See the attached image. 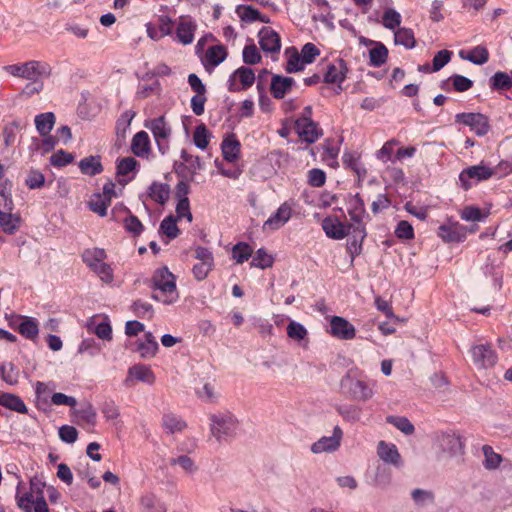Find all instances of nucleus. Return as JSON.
<instances>
[{
    "instance_id": "obj_1",
    "label": "nucleus",
    "mask_w": 512,
    "mask_h": 512,
    "mask_svg": "<svg viewBox=\"0 0 512 512\" xmlns=\"http://www.w3.org/2000/svg\"><path fill=\"white\" fill-rule=\"evenodd\" d=\"M153 294L152 298L165 305L175 303L179 294L176 287L175 276L167 267L157 269L151 279Z\"/></svg>"
},
{
    "instance_id": "obj_2",
    "label": "nucleus",
    "mask_w": 512,
    "mask_h": 512,
    "mask_svg": "<svg viewBox=\"0 0 512 512\" xmlns=\"http://www.w3.org/2000/svg\"><path fill=\"white\" fill-rule=\"evenodd\" d=\"M43 488L44 484L41 481L32 479L29 492L19 494V491H17V506L23 512H50L43 494Z\"/></svg>"
},
{
    "instance_id": "obj_3",
    "label": "nucleus",
    "mask_w": 512,
    "mask_h": 512,
    "mask_svg": "<svg viewBox=\"0 0 512 512\" xmlns=\"http://www.w3.org/2000/svg\"><path fill=\"white\" fill-rule=\"evenodd\" d=\"M144 126L151 131L160 153L165 155L169 149V139L172 134L171 126L165 116L161 115L147 120Z\"/></svg>"
},
{
    "instance_id": "obj_4",
    "label": "nucleus",
    "mask_w": 512,
    "mask_h": 512,
    "mask_svg": "<svg viewBox=\"0 0 512 512\" xmlns=\"http://www.w3.org/2000/svg\"><path fill=\"white\" fill-rule=\"evenodd\" d=\"M497 173V169H493L482 164L473 165L461 171L459 174V183L465 191H468L474 185L490 179Z\"/></svg>"
},
{
    "instance_id": "obj_5",
    "label": "nucleus",
    "mask_w": 512,
    "mask_h": 512,
    "mask_svg": "<svg viewBox=\"0 0 512 512\" xmlns=\"http://www.w3.org/2000/svg\"><path fill=\"white\" fill-rule=\"evenodd\" d=\"M456 123L470 127L477 136H485L491 129L489 118L482 113H458Z\"/></svg>"
},
{
    "instance_id": "obj_6",
    "label": "nucleus",
    "mask_w": 512,
    "mask_h": 512,
    "mask_svg": "<svg viewBox=\"0 0 512 512\" xmlns=\"http://www.w3.org/2000/svg\"><path fill=\"white\" fill-rule=\"evenodd\" d=\"M256 80L254 71L247 66H241L235 70L228 79L230 91H245L250 88Z\"/></svg>"
},
{
    "instance_id": "obj_7",
    "label": "nucleus",
    "mask_w": 512,
    "mask_h": 512,
    "mask_svg": "<svg viewBox=\"0 0 512 512\" xmlns=\"http://www.w3.org/2000/svg\"><path fill=\"white\" fill-rule=\"evenodd\" d=\"M340 385L352 399L366 401L373 396L372 389L364 381L353 379L349 375L341 379Z\"/></svg>"
},
{
    "instance_id": "obj_8",
    "label": "nucleus",
    "mask_w": 512,
    "mask_h": 512,
    "mask_svg": "<svg viewBox=\"0 0 512 512\" xmlns=\"http://www.w3.org/2000/svg\"><path fill=\"white\" fill-rule=\"evenodd\" d=\"M468 234V226H464L459 222H451L442 224L438 227L437 235L445 243L463 242Z\"/></svg>"
},
{
    "instance_id": "obj_9",
    "label": "nucleus",
    "mask_w": 512,
    "mask_h": 512,
    "mask_svg": "<svg viewBox=\"0 0 512 512\" xmlns=\"http://www.w3.org/2000/svg\"><path fill=\"white\" fill-rule=\"evenodd\" d=\"M259 45L264 53L279 54L281 50L280 35L271 27L263 26L258 32Z\"/></svg>"
},
{
    "instance_id": "obj_10",
    "label": "nucleus",
    "mask_w": 512,
    "mask_h": 512,
    "mask_svg": "<svg viewBox=\"0 0 512 512\" xmlns=\"http://www.w3.org/2000/svg\"><path fill=\"white\" fill-rule=\"evenodd\" d=\"M475 365L480 368H489L496 364L497 354L489 344L475 345L470 350Z\"/></svg>"
},
{
    "instance_id": "obj_11",
    "label": "nucleus",
    "mask_w": 512,
    "mask_h": 512,
    "mask_svg": "<svg viewBox=\"0 0 512 512\" xmlns=\"http://www.w3.org/2000/svg\"><path fill=\"white\" fill-rule=\"evenodd\" d=\"M137 382L152 385L155 382V375L150 367L142 364L133 365L128 369L124 381L127 387L134 386Z\"/></svg>"
},
{
    "instance_id": "obj_12",
    "label": "nucleus",
    "mask_w": 512,
    "mask_h": 512,
    "mask_svg": "<svg viewBox=\"0 0 512 512\" xmlns=\"http://www.w3.org/2000/svg\"><path fill=\"white\" fill-rule=\"evenodd\" d=\"M348 67L342 58H338L336 63L327 65L326 73L324 74L323 81L327 84H338L339 93L342 90L341 84L347 78Z\"/></svg>"
},
{
    "instance_id": "obj_13",
    "label": "nucleus",
    "mask_w": 512,
    "mask_h": 512,
    "mask_svg": "<svg viewBox=\"0 0 512 512\" xmlns=\"http://www.w3.org/2000/svg\"><path fill=\"white\" fill-rule=\"evenodd\" d=\"M197 263L193 266V274L197 280H203L213 267V257L209 250L198 247L195 251Z\"/></svg>"
},
{
    "instance_id": "obj_14",
    "label": "nucleus",
    "mask_w": 512,
    "mask_h": 512,
    "mask_svg": "<svg viewBox=\"0 0 512 512\" xmlns=\"http://www.w3.org/2000/svg\"><path fill=\"white\" fill-rule=\"evenodd\" d=\"M330 333L338 339L351 340L356 336V329L347 319L333 316L330 320Z\"/></svg>"
},
{
    "instance_id": "obj_15",
    "label": "nucleus",
    "mask_w": 512,
    "mask_h": 512,
    "mask_svg": "<svg viewBox=\"0 0 512 512\" xmlns=\"http://www.w3.org/2000/svg\"><path fill=\"white\" fill-rule=\"evenodd\" d=\"M296 85L294 78L273 74L270 82V93L275 99H283Z\"/></svg>"
},
{
    "instance_id": "obj_16",
    "label": "nucleus",
    "mask_w": 512,
    "mask_h": 512,
    "mask_svg": "<svg viewBox=\"0 0 512 512\" xmlns=\"http://www.w3.org/2000/svg\"><path fill=\"white\" fill-rule=\"evenodd\" d=\"M343 432L339 426H335L333 429V435L329 437H322L318 441L312 444L311 451L315 454L323 452L336 451L340 446Z\"/></svg>"
},
{
    "instance_id": "obj_17",
    "label": "nucleus",
    "mask_w": 512,
    "mask_h": 512,
    "mask_svg": "<svg viewBox=\"0 0 512 512\" xmlns=\"http://www.w3.org/2000/svg\"><path fill=\"white\" fill-rule=\"evenodd\" d=\"M322 228L329 238L340 240L351 233L352 224H344L338 218L326 217Z\"/></svg>"
},
{
    "instance_id": "obj_18",
    "label": "nucleus",
    "mask_w": 512,
    "mask_h": 512,
    "mask_svg": "<svg viewBox=\"0 0 512 512\" xmlns=\"http://www.w3.org/2000/svg\"><path fill=\"white\" fill-rule=\"evenodd\" d=\"M295 130L299 137L307 143H314L322 134L318 124L314 121H308L307 118H298L295 121Z\"/></svg>"
},
{
    "instance_id": "obj_19",
    "label": "nucleus",
    "mask_w": 512,
    "mask_h": 512,
    "mask_svg": "<svg viewBox=\"0 0 512 512\" xmlns=\"http://www.w3.org/2000/svg\"><path fill=\"white\" fill-rule=\"evenodd\" d=\"M51 74L52 67L47 62L31 60L24 63V79L37 81Z\"/></svg>"
},
{
    "instance_id": "obj_20",
    "label": "nucleus",
    "mask_w": 512,
    "mask_h": 512,
    "mask_svg": "<svg viewBox=\"0 0 512 512\" xmlns=\"http://www.w3.org/2000/svg\"><path fill=\"white\" fill-rule=\"evenodd\" d=\"M197 24L189 16H181L176 28L177 40L183 45H189L194 40Z\"/></svg>"
},
{
    "instance_id": "obj_21",
    "label": "nucleus",
    "mask_w": 512,
    "mask_h": 512,
    "mask_svg": "<svg viewBox=\"0 0 512 512\" xmlns=\"http://www.w3.org/2000/svg\"><path fill=\"white\" fill-rule=\"evenodd\" d=\"M438 444L440 449L450 456L463 453L464 443L461 437L454 433H442L438 437Z\"/></svg>"
},
{
    "instance_id": "obj_22",
    "label": "nucleus",
    "mask_w": 512,
    "mask_h": 512,
    "mask_svg": "<svg viewBox=\"0 0 512 512\" xmlns=\"http://www.w3.org/2000/svg\"><path fill=\"white\" fill-rule=\"evenodd\" d=\"M377 454L385 463L391 464L397 468L403 466L401 455L395 444L380 441L377 447Z\"/></svg>"
},
{
    "instance_id": "obj_23",
    "label": "nucleus",
    "mask_w": 512,
    "mask_h": 512,
    "mask_svg": "<svg viewBox=\"0 0 512 512\" xmlns=\"http://www.w3.org/2000/svg\"><path fill=\"white\" fill-rule=\"evenodd\" d=\"M367 233L365 226L352 225L350 238L347 240V251L351 256V261L355 259L362 251V242Z\"/></svg>"
},
{
    "instance_id": "obj_24",
    "label": "nucleus",
    "mask_w": 512,
    "mask_h": 512,
    "mask_svg": "<svg viewBox=\"0 0 512 512\" xmlns=\"http://www.w3.org/2000/svg\"><path fill=\"white\" fill-rule=\"evenodd\" d=\"M292 209L287 203H283L263 224L264 230H277L291 217Z\"/></svg>"
},
{
    "instance_id": "obj_25",
    "label": "nucleus",
    "mask_w": 512,
    "mask_h": 512,
    "mask_svg": "<svg viewBox=\"0 0 512 512\" xmlns=\"http://www.w3.org/2000/svg\"><path fill=\"white\" fill-rule=\"evenodd\" d=\"M348 214L350 216V219L353 223L352 225L355 226H365L363 223V218L365 216L368 217L366 210H365V204L363 199L361 198L360 194L357 193L348 202Z\"/></svg>"
},
{
    "instance_id": "obj_26",
    "label": "nucleus",
    "mask_w": 512,
    "mask_h": 512,
    "mask_svg": "<svg viewBox=\"0 0 512 512\" xmlns=\"http://www.w3.org/2000/svg\"><path fill=\"white\" fill-rule=\"evenodd\" d=\"M151 142L147 132H137L131 141V151L140 158H147L150 152Z\"/></svg>"
},
{
    "instance_id": "obj_27",
    "label": "nucleus",
    "mask_w": 512,
    "mask_h": 512,
    "mask_svg": "<svg viewBox=\"0 0 512 512\" xmlns=\"http://www.w3.org/2000/svg\"><path fill=\"white\" fill-rule=\"evenodd\" d=\"M87 328L90 332L94 333L98 338L102 340H112V327L106 318L98 321L96 316L92 317L87 323Z\"/></svg>"
},
{
    "instance_id": "obj_28",
    "label": "nucleus",
    "mask_w": 512,
    "mask_h": 512,
    "mask_svg": "<svg viewBox=\"0 0 512 512\" xmlns=\"http://www.w3.org/2000/svg\"><path fill=\"white\" fill-rule=\"evenodd\" d=\"M56 122V118L53 112L41 113L35 116L34 123L35 128L41 137L51 136L52 131Z\"/></svg>"
},
{
    "instance_id": "obj_29",
    "label": "nucleus",
    "mask_w": 512,
    "mask_h": 512,
    "mask_svg": "<svg viewBox=\"0 0 512 512\" xmlns=\"http://www.w3.org/2000/svg\"><path fill=\"white\" fill-rule=\"evenodd\" d=\"M459 57L475 65H483L489 60V51L486 47L478 45L474 47L469 53L461 50L459 52Z\"/></svg>"
},
{
    "instance_id": "obj_30",
    "label": "nucleus",
    "mask_w": 512,
    "mask_h": 512,
    "mask_svg": "<svg viewBox=\"0 0 512 512\" xmlns=\"http://www.w3.org/2000/svg\"><path fill=\"white\" fill-rule=\"evenodd\" d=\"M140 356L144 359L154 357L159 349V345L151 332H145L144 340L138 344Z\"/></svg>"
},
{
    "instance_id": "obj_31",
    "label": "nucleus",
    "mask_w": 512,
    "mask_h": 512,
    "mask_svg": "<svg viewBox=\"0 0 512 512\" xmlns=\"http://www.w3.org/2000/svg\"><path fill=\"white\" fill-rule=\"evenodd\" d=\"M394 43L404 46L406 49H413L416 46L414 31L410 28L399 27L394 32Z\"/></svg>"
},
{
    "instance_id": "obj_32",
    "label": "nucleus",
    "mask_w": 512,
    "mask_h": 512,
    "mask_svg": "<svg viewBox=\"0 0 512 512\" xmlns=\"http://www.w3.org/2000/svg\"><path fill=\"white\" fill-rule=\"evenodd\" d=\"M224 61V47L222 45L210 46L205 54L203 63L207 69L215 68Z\"/></svg>"
},
{
    "instance_id": "obj_33",
    "label": "nucleus",
    "mask_w": 512,
    "mask_h": 512,
    "mask_svg": "<svg viewBox=\"0 0 512 512\" xmlns=\"http://www.w3.org/2000/svg\"><path fill=\"white\" fill-rule=\"evenodd\" d=\"M411 498L415 506L425 508L435 503V494L432 490L415 488L411 491Z\"/></svg>"
},
{
    "instance_id": "obj_34",
    "label": "nucleus",
    "mask_w": 512,
    "mask_h": 512,
    "mask_svg": "<svg viewBox=\"0 0 512 512\" xmlns=\"http://www.w3.org/2000/svg\"><path fill=\"white\" fill-rule=\"evenodd\" d=\"M20 226V218L12 211H0V227L4 233L14 234Z\"/></svg>"
},
{
    "instance_id": "obj_35",
    "label": "nucleus",
    "mask_w": 512,
    "mask_h": 512,
    "mask_svg": "<svg viewBox=\"0 0 512 512\" xmlns=\"http://www.w3.org/2000/svg\"><path fill=\"white\" fill-rule=\"evenodd\" d=\"M489 87L492 91H505L512 87V77L503 71H497L489 79Z\"/></svg>"
},
{
    "instance_id": "obj_36",
    "label": "nucleus",
    "mask_w": 512,
    "mask_h": 512,
    "mask_svg": "<svg viewBox=\"0 0 512 512\" xmlns=\"http://www.w3.org/2000/svg\"><path fill=\"white\" fill-rule=\"evenodd\" d=\"M388 58V49L382 42H375V47L369 51V65L380 67L386 63Z\"/></svg>"
},
{
    "instance_id": "obj_37",
    "label": "nucleus",
    "mask_w": 512,
    "mask_h": 512,
    "mask_svg": "<svg viewBox=\"0 0 512 512\" xmlns=\"http://www.w3.org/2000/svg\"><path fill=\"white\" fill-rule=\"evenodd\" d=\"M170 464L172 466H179L188 476L195 475L199 470L196 462L188 455H179L177 457L171 458Z\"/></svg>"
},
{
    "instance_id": "obj_38",
    "label": "nucleus",
    "mask_w": 512,
    "mask_h": 512,
    "mask_svg": "<svg viewBox=\"0 0 512 512\" xmlns=\"http://www.w3.org/2000/svg\"><path fill=\"white\" fill-rule=\"evenodd\" d=\"M162 425L168 433H178L186 429V422L175 414H165L162 418Z\"/></svg>"
},
{
    "instance_id": "obj_39",
    "label": "nucleus",
    "mask_w": 512,
    "mask_h": 512,
    "mask_svg": "<svg viewBox=\"0 0 512 512\" xmlns=\"http://www.w3.org/2000/svg\"><path fill=\"white\" fill-rule=\"evenodd\" d=\"M110 205L109 197L101 194H94L88 202L90 210L101 217L107 215V209Z\"/></svg>"
},
{
    "instance_id": "obj_40",
    "label": "nucleus",
    "mask_w": 512,
    "mask_h": 512,
    "mask_svg": "<svg viewBox=\"0 0 512 512\" xmlns=\"http://www.w3.org/2000/svg\"><path fill=\"white\" fill-rule=\"evenodd\" d=\"M0 405L19 413L27 412V407L24 402L18 396L13 394H0Z\"/></svg>"
},
{
    "instance_id": "obj_41",
    "label": "nucleus",
    "mask_w": 512,
    "mask_h": 512,
    "mask_svg": "<svg viewBox=\"0 0 512 512\" xmlns=\"http://www.w3.org/2000/svg\"><path fill=\"white\" fill-rule=\"evenodd\" d=\"M169 191L167 184L154 182L149 187L148 197L159 204H164L169 198Z\"/></svg>"
},
{
    "instance_id": "obj_42",
    "label": "nucleus",
    "mask_w": 512,
    "mask_h": 512,
    "mask_svg": "<svg viewBox=\"0 0 512 512\" xmlns=\"http://www.w3.org/2000/svg\"><path fill=\"white\" fill-rule=\"evenodd\" d=\"M335 409L348 422H356L360 420L362 415V409L352 404L336 405Z\"/></svg>"
},
{
    "instance_id": "obj_43",
    "label": "nucleus",
    "mask_w": 512,
    "mask_h": 512,
    "mask_svg": "<svg viewBox=\"0 0 512 512\" xmlns=\"http://www.w3.org/2000/svg\"><path fill=\"white\" fill-rule=\"evenodd\" d=\"M252 252L253 250L248 243L239 242L232 248V259H234L237 264H242L251 257Z\"/></svg>"
},
{
    "instance_id": "obj_44",
    "label": "nucleus",
    "mask_w": 512,
    "mask_h": 512,
    "mask_svg": "<svg viewBox=\"0 0 512 512\" xmlns=\"http://www.w3.org/2000/svg\"><path fill=\"white\" fill-rule=\"evenodd\" d=\"M140 504L145 512H166L165 506L152 494L143 495Z\"/></svg>"
},
{
    "instance_id": "obj_45",
    "label": "nucleus",
    "mask_w": 512,
    "mask_h": 512,
    "mask_svg": "<svg viewBox=\"0 0 512 512\" xmlns=\"http://www.w3.org/2000/svg\"><path fill=\"white\" fill-rule=\"evenodd\" d=\"M236 14L242 22L253 23L259 17V10L251 5H238L235 10Z\"/></svg>"
},
{
    "instance_id": "obj_46",
    "label": "nucleus",
    "mask_w": 512,
    "mask_h": 512,
    "mask_svg": "<svg viewBox=\"0 0 512 512\" xmlns=\"http://www.w3.org/2000/svg\"><path fill=\"white\" fill-rule=\"evenodd\" d=\"M106 258V252L101 248H92L87 249L83 253V261L90 267L93 268V265L100 264L104 262Z\"/></svg>"
},
{
    "instance_id": "obj_47",
    "label": "nucleus",
    "mask_w": 512,
    "mask_h": 512,
    "mask_svg": "<svg viewBox=\"0 0 512 512\" xmlns=\"http://www.w3.org/2000/svg\"><path fill=\"white\" fill-rule=\"evenodd\" d=\"M387 423L392 424L405 435H411L415 431L414 425L406 417L401 416H388L386 418Z\"/></svg>"
},
{
    "instance_id": "obj_48",
    "label": "nucleus",
    "mask_w": 512,
    "mask_h": 512,
    "mask_svg": "<svg viewBox=\"0 0 512 512\" xmlns=\"http://www.w3.org/2000/svg\"><path fill=\"white\" fill-rule=\"evenodd\" d=\"M482 451L485 457L483 465L486 469H495L500 465L502 458L500 454L494 452L491 446L484 445Z\"/></svg>"
},
{
    "instance_id": "obj_49",
    "label": "nucleus",
    "mask_w": 512,
    "mask_h": 512,
    "mask_svg": "<svg viewBox=\"0 0 512 512\" xmlns=\"http://www.w3.org/2000/svg\"><path fill=\"white\" fill-rule=\"evenodd\" d=\"M292 49L293 53L290 55L285 65V71L289 74L303 71L306 65L298 51L294 48Z\"/></svg>"
},
{
    "instance_id": "obj_50",
    "label": "nucleus",
    "mask_w": 512,
    "mask_h": 512,
    "mask_svg": "<svg viewBox=\"0 0 512 512\" xmlns=\"http://www.w3.org/2000/svg\"><path fill=\"white\" fill-rule=\"evenodd\" d=\"M273 258L269 255L264 248H260L256 251L252 258L251 266L265 269L273 265Z\"/></svg>"
},
{
    "instance_id": "obj_51",
    "label": "nucleus",
    "mask_w": 512,
    "mask_h": 512,
    "mask_svg": "<svg viewBox=\"0 0 512 512\" xmlns=\"http://www.w3.org/2000/svg\"><path fill=\"white\" fill-rule=\"evenodd\" d=\"M240 142L233 133H226V160H235L240 154Z\"/></svg>"
},
{
    "instance_id": "obj_52",
    "label": "nucleus",
    "mask_w": 512,
    "mask_h": 512,
    "mask_svg": "<svg viewBox=\"0 0 512 512\" xmlns=\"http://www.w3.org/2000/svg\"><path fill=\"white\" fill-rule=\"evenodd\" d=\"M401 20V14L395 9L389 8L386 9L383 13V26L386 29L394 31L396 27L400 26Z\"/></svg>"
},
{
    "instance_id": "obj_53",
    "label": "nucleus",
    "mask_w": 512,
    "mask_h": 512,
    "mask_svg": "<svg viewBox=\"0 0 512 512\" xmlns=\"http://www.w3.org/2000/svg\"><path fill=\"white\" fill-rule=\"evenodd\" d=\"M135 115L136 113L132 110H126L121 114L116 123V132L118 136L125 137Z\"/></svg>"
},
{
    "instance_id": "obj_54",
    "label": "nucleus",
    "mask_w": 512,
    "mask_h": 512,
    "mask_svg": "<svg viewBox=\"0 0 512 512\" xmlns=\"http://www.w3.org/2000/svg\"><path fill=\"white\" fill-rule=\"evenodd\" d=\"M243 62L247 65H255L261 62V54L255 44L246 45L242 51Z\"/></svg>"
},
{
    "instance_id": "obj_55",
    "label": "nucleus",
    "mask_w": 512,
    "mask_h": 512,
    "mask_svg": "<svg viewBox=\"0 0 512 512\" xmlns=\"http://www.w3.org/2000/svg\"><path fill=\"white\" fill-rule=\"evenodd\" d=\"M160 232L170 239L176 238L179 234L176 219L172 216L164 218L160 225Z\"/></svg>"
},
{
    "instance_id": "obj_56",
    "label": "nucleus",
    "mask_w": 512,
    "mask_h": 512,
    "mask_svg": "<svg viewBox=\"0 0 512 512\" xmlns=\"http://www.w3.org/2000/svg\"><path fill=\"white\" fill-rule=\"evenodd\" d=\"M75 414L86 424L94 426L96 424L97 413L94 407L87 403L82 408L75 411Z\"/></svg>"
},
{
    "instance_id": "obj_57",
    "label": "nucleus",
    "mask_w": 512,
    "mask_h": 512,
    "mask_svg": "<svg viewBox=\"0 0 512 512\" xmlns=\"http://www.w3.org/2000/svg\"><path fill=\"white\" fill-rule=\"evenodd\" d=\"M307 329L299 322L290 321L287 326V335L295 341L304 340L307 337Z\"/></svg>"
},
{
    "instance_id": "obj_58",
    "label": "nucleus",
    "mask_w": 512,
    "mask_h": 512,
    "mask_svg": "<svg viewBox=\"0 0 512 512\" xmlns=\"http://www.w3.org/2000/svg\"><path fill=\"white\" fill-rule=\"evenodd\" d=\"M452 51L443 49L438 51L432 60V71L437 72L449 63L452 57Z\"/></svg>"
},
{
    "instance_id": "obj_59",
    "label": "nucleus",
    "mask_w": 512,
    "mask_h": 512,
    "mask_svg": "<svg viewBox=\"0 0 512 512\" xmlns=\"http://www.w3.org/2000/svg\"><path fill=\"white\" fill-rule=\"evenodd\" d=\"M91 269L98 275L102 282L109 284L113 281V270L109 264L102 262L93 265Z\"/></svg>"
},
{
    "instance_id": "obj_60",
    "label": "nucleus",
    "mask_w": 512,
    "mask_h": 512,
    "mask_svg": "<svg viewBox=\"0 0 512 512\" xmlns=\"http://www.w3.org/2000/svg\"><path fill=\"white\" fill-rule=\"evenodd\" d=\"M448 80L452 81L455 91L465 92L473 87V81L463 75L453 74Z\"/></svg>"
},
{
    "instance_id": "obj_61",
    "label": "nucleus",
    "mask_w": 512,
    "mask_h": 512,
    "mask_svg": "<svg viewBox=\"0 0 512 512\" xmlns=\"http://www.w3.org/2000/svg\"><path fill=\"white\" fill-rule=\"evenodd\" d=\"M13 209L10 188L6 184H0V211H12Z\"/></svg>"
},
{
    "instance_id": "obj_62",
    "label": "nucleus",
    "mask_w": 512,
    "mask_h": 512,
    "mask_svg": "<svg viewBox=\"0 0 512 512\" xmlns=\"http://www.w3.org/2000/svg\"><path fill=\"white\" fill-rule=\"evenodd\" d=\"M38 325L32 319H25L19 325V332L28 339H34L38 335Z\"/></svg>"
},
{
    "instance_id": "obj_63",
    "label": "nucleus",
    "mask_w": 512,
    "mask_h": 512,
    "mask_svg": "<svg viewBox=\"0 0 512 512\" xmlns=\"http://www.w3.org/2000/svg\"><path fill=\"white\" fill-rule=\"evenodd\" d=\"M320 55V50L313 43H306L301 49L300 56L306 64H311Z\"/></svg>"
},
{
    "instance_id": "obj_64",
    "label": "nucleus",
    "mask_w": 512,
    "mask_h": 512,
    "mask_svg": "<svg viewBox=\"0 0 512 512\" xmlns=\"http://www.w3.org/2000/svg\"><path fill=\"white\" fill-rule=\"evenodd\" d=\"M326 182V174L323 170L313 168L308 171V184L312 187H322Z\"/></svg>"
}]
</instances>
